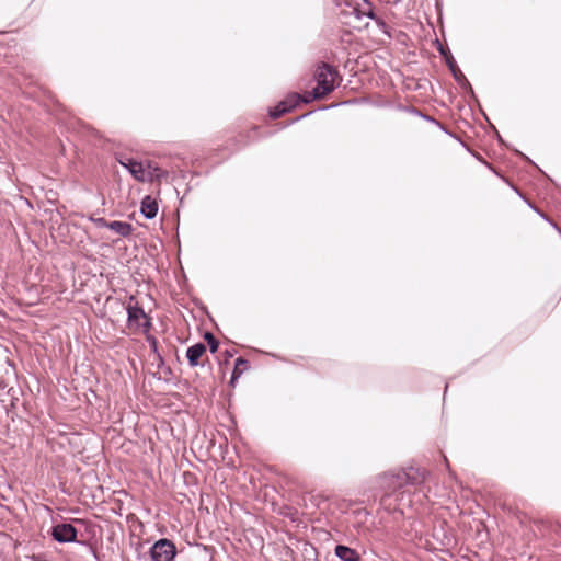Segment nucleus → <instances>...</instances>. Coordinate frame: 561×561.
<instances>
[{"instance_id": "nucleus-1", "label": "nucleus", "mask_w": 561, "mask_h": 561, "mask_svg": "<svg viewBox=\"0 0 561 561\" xmlns=\"http://www.w3.org/2000/svg\"><path fill=\"white\" fill-rule=\"evenodd\" d=\"M317 87L312 91V99H322L331 93L337 83V71L328 64H321L314 72Z\"/></svg>"}, {"instance_id": "nucleus-2", "label": "nucleus", "mask_w": 561, "mask_h": 561, "mask_svg": "<svg viewBox=\"0 0 561 561\" xmlns=\"http://www.w3.org/2000/svg\"><path fill=\"white\" fill-rule=\"evenodd\" d=\"M119 163L139 182H152L161 176L160 169L152 167L151 163L145 165L131 158L119 159Z\"/></svg>"}, {"instance_id": "nucleus-3", "label": "nucleus", "mask_w": 561, "mask_h": 561, "mask_svg": "<svg viewBox=\"0 0 561 561\" xmlns=\"http://www.w3.org/2000/svg\"><path fill=\"white\" fill-rule=\"evenodd\" d=\"M150 554L153 561H173L176 548L171 540L160 539L151 547Z\"/></svg>"}, {"instance_id": "nucleus-4", "label": "nucleus", "mask_w": 561, "mask_h": 561, "mask_svg": "<svg viewBox=\"0 0 561 561\" xmlns=\"http://www.w3.org/2000/svg\"><path fill=\"white\" fill-rule=\"evenodd\" d=\"M127 313L129 325L142 329L144 331H147L150 328V321L142 308L138 306H128Z\"/></svg>"}, {"instance_id": "nucleus-5", "label": "nucleus", "mask_w": 561, "mask_h": 561, "mask_svg": "<svg viewBox=\"0 0 561 561\" xmlns=\"http://www.w3.org/2000/svg\"><path fill=\"white\" fill-rule=\"evenodd\" d=\"M300 102H309V99H302L299 94L293 93L288 95L286 100L282 101L273 111H271V116L273 118H278L294 108Z\"/></svg>"}, {"instance_id": "nucleus-6", "label": "nucleus", "mask_w": 561, "mask_h": 561, "mask_svg": "<svg viewBox=\"0 0 561 561\" xmlns=\"http://www.w3.org/2000/svg\"><path fill=\"white\" fill-rule=\"evenodd\" d=\"M51 535L58 542H73L77 539V530L71 524H58L54 526Z\"/></svg>"}, {"instance_id": "nucleus-7", "label": "nucleus", "mask_w": 561, "mask_h": 561, "mask_svg": "<svg viewBox=\"0 0 561 561\" xmlns=\"http://www.w3.org/2000/svg\"><path fill=\"white\" fill-rule=\"evenodd\" d=\"M140 211L148 219L154 218L158 213L157 201L149 195L145 196L141 201Z\"/></svg>"}, {"instance_id": "nucleus-8", "label": "nucleus", "mask_w": 561, "mask_h": 561, "mask_svg": "<svg viewBox=\"0 0 561 561\" xmlns=\"http://www.w3.org/2000/svg\"><path fill=\"white\" fill-rule=\"evenodd\" d=\"M335 554L343 561H359L360 556L359 553L346 546L337 545L335 547Z\"/></svg>"}, {"instance_id": "nucleus-9", "label": "nucleus", "mask_w": 561, "mask_h": 561, "mask_svg": "<svg viewBox=\"0 0 561 561\" xmlns=\"http://www.w3.org/2000/svg\"><path fill=\"white\" fill-rule=\"evenodd\" d=\"M104 226L122 237H127L133 231L131 225L128 222H125V221H116V220L111 221V222L104 221Z\"/></svg>"}, {"instance_id": "nucleus-10", "label": "nucleus", "mask_w": 561, "mask_h": 561, "mask_svg": "<svg viewBox=\"0 0 561 561\" xmlns=\"http://www.w3.org/2000/svg\"><path fill=\"white\" fill-rule=\"evenodd\" d=\"M206 347L202 343H197L191 347H188L186 352L187 359L191 364V366H197L198 360L202 357V355L205 353Z\"/></svg>"}, {"instance_id": "nucleus-11", "label": "nucleus", "mask_w": 561, "mask_h": 561, "mask_svg": "<svg viewBox=\"0 0 561 561\" xmlns=\"http://www.w3.org/2000/svg\"><path fill=\"white\" fill-rule=\"evenodd\" d=\"M351 14H353L357 20H362L364 16L375 19V15L366 1H363V5L358 3L355 7H352Z\"/></svg>"}, {"instance_id": "nucleus-12", "label": "nucleus", "mask_w": 561, "mask_h": 561, "mask_svg": "<svg viewBox=\"0 0 561 561\" xmlns=\"http://www.w3.org/2000/svg\"><path fill=\"white\" fill-rule=\"evenodd\" d=\"M247 367L248 362L244 358L239 357L236 359V365L231 377V383L234 382V380L241 376V374L243 373L244 369H247Z\"/></svg>"}, {"instance_id": "nucleus-13", "label": "nucleus", "mask_w": 561, "mask_h": 561, "mask_svg": "<svg viewBox=\"0 0 561 561\" xmlns=\"http://www.w3.org/2000/svg\"><path fill=\"white\" fill-rule=\"evenodd\" d=\"M205 337H206V340H207V342L209 344L210 352L215 353L217 351V348H218V342L216 341V339L210 333H206Z\"/></svg>"}, {"instance_id": "nucleus-14", "label": "nucleus", "mask_w": 561, "mask_h": 561, "mask_svg": "<svg viewBox=\"0 0 561 561\" xmlns=\"http://www.w3.org/2000/svg\"><path fill=\"white\" fill-rule=\"evenodd\" d=\"M405 478L409 479L410 478V473H404Z\"/></svg>"}]
</instances>
